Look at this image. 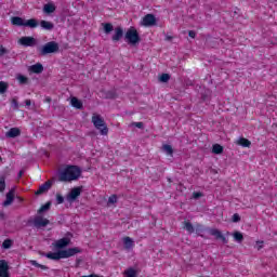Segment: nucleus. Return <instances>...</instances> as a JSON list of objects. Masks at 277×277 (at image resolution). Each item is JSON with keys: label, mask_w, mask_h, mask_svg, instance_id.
I'll list each match as a JSON object with an SVG mask.
<instances>
[{"label": "nucleus", "mask_w": 277, "mask_h": 277, "mask_svg": "<svg viewBox=\"0 0 277 277\" xmlns=\"http://www.w3.org/2000/svg\"><path fill=\"white\" fill-rule=\"evenodd\" d=\"M79 176H81V168L77 166H67L65 169L58 171V181L61 183L77 181Z\"/></svg>", "instance_id": "obj_1"}, {"label": "nucleus", "mask_w": 277, "mask_h": 277, "mask_svg": "<svg viewBox=\"0 0 277 277\" xmlns=\"http://www.w3.org/2000/svg\"><path fill=\"white\" fill-rule=\"evenodd\" d=\"M81 252H83V249L79 247H74L66 250H58L57 252L42 253V256L51 259V261H60L61 259H70V256L81 254Z\"/></svg>", "instance_id": "obj_2"}, {"label": "nucleus", "mask_w": 277, "mask_h": 277, "mask_svg": "<svg viewBox=\"0 0 277 277\" xmlns=\"http://www.w3.org/2000/svg\"><path fill=\"white\" fill-rule=\"evenodd\" d=\"M102 25L106 36H109L111 31H115V34L111 36L113 42H120V40L124 38V28H122V26H117L114 28V24L111 23H103Z\"/></svg>", "instance_id": "obj_3"}, {"label": "nucleus", "mask_w": 277, "mask_h": 277, "mask_svg": "<svg viewBox=\"0 0 277 277\" xmlns=\"http://www.w3.org/2000/svg\"><path fill=\"white\" fill-rule=\"evenodd\" d=\"M37 51L40 57H44L53 53H60V43H57L56 41H50L42 47H39Z\"/></svg>", "instance_id": "obj_4"}, {"label": "nucleus", "mask_w": 277, "mask_h": 277, "mask_svg": "<svg viewBox=\"0 0 277 277\" xmlns=\"http://www.w3.org/2000/svg\"><path fill=\"white\" fill-rule=\"evenodd\" d=\"M12 25L15 27H29L30 29H36L40 23L36 18H30L25 21L23 17L19 16H13L11 18Z\"/></svg>", "instance_id": "obj_5"}, {"label": "nucleus", "mask_w": 277, "mask_h": 277, "mask_svg": "<svg viewBox=\"0 0 277 277\" xmlns=\"http://www.w3.org/2000/svg\"><path fill=\"white\" fill-rule=\"evenodd\" d=\"M124 40L126 42H128V44H131V47H135L136 44H140V42H142L140 32H137V29H135V27H131L127 30L124 35Z\"/></svg>", "instance_id": "obj_6"}, {"label": "nucleus", "mask_w": 277, "mask_h": 277, "mask_svg": "<svg viewBox=\"0 0 277 277\" xmlns=\"http://www.w3.org/2000/svg\"><path fill=\"white\" fill-rule=\"evenodd\" d=\"M92 123L102 135H108L109 128H107V123L105 122V119L101 117V115H93Z\"/></svg>", "instance_id": "obj_7"}, {"label": "nucleus", "mask_w": 277, "mask_h": 277, "mask_svg": "<svg viewBox=\"0 0 277 277\" xmlns=\"http://www.w3.org/2000/svg\"><path fill=\"white\" fill-rule=\"evenodd\" d=\"M27 224H34L35 228H47L51 224V221L44 219L42 215H37L34 219H29Z\"/></svg>", "instance_id": "obj_8"}, {"label": "nucleus", "mask_w": 277, "mask_h": 277, "mask_svg": "<svg viewBox=\"0 0 277 277\" xmlns=\"http://www.w3.org/2000/svg\"><path fill=\"white\" fill-rule=\"evenodd\" d=\"M70 239H72V233L68 232L65 237L56 240L53 246L56 250H64V248H68V246H70Z\"/></svg>", "instance_id": "obj_9"}, {"label": "nucleus", "mask_w": 277, "mask_h": 277, "mask_svg": "<svg viewBox=\"0 0 277 277\" xmlns=\"http://www.w3.org/2000/svg\"><path fill=\"white\" fill-rule=\"evenodd\" d=\"M81 192H83V187H74L66 197L67 201L75 202V200L81 196Z\"/></svg>", "instance_id": "obj_10"}, {"label": "nucleus", "mask_w": 277, "mask_h": 277, "mask_svg": "<svg viewBox=\"0 0 277 277\" xmlns=\"http://www.w3.org/2000/svg\"><path fill=\"white\" fill-rule=\"evenodd\" d=\"M141 25H143V27H155V25H157V17H155L154 14H146L143 17Z\"/></svg>", "instance_id": "obj_11"}, {"label": "nucleus", "mask_w": 277, "mask_h": 277, "mask_svg": "<svg viewBox=\"0 0 277 277\" xmlns=\"http://www.w3.org/2000/svg\"><path fill=\"white\" fill-rule=\"evenodd\" d=\"M15 194H16V187L11 188L6 193L5 200L3 201L2 206L10 207V205H12L14 202Z\"/></svg>", "instance_id": "obj_12"}, {"label": "nucleus", "mask_w": 277, "mask_h": 277, "mask_svg": "<svg viewBox=\"0 0 277 277\" xmlns=\"http://www.w3.org/2000/svg\"><path fill=\"white\" fill-rule=\"evenodd\" d=\"M18 42L22 47H36L38 44V40L34 37H22Z\"/></svg>", "instance_id": "obj_13"}, {"label": "nucleus", "mask_w": 277, "mask_h": 277, "mask_svg": "<svg viewBox=\"0 0 277 277\" xmlns=\"http://www.w3.org/2000/svg\"><path fill=\"white\" fill-rule=\"evenodd\" d=\"M209 235H211L212 237H214L215 239H220L221 241H223V243H228V239H226L223 235L222 232H220V229L217 228H211L208 229Z\"/></svg>", "instance_id": "obj_14"}, {"label": "nucleus", "mask_w": 277, "mask_h": 277, "mask_svg": "<svg viewBox=\"0 0 277 277\" xmlns=\"http://www.w3.org/2000/svg\"><path fill=\"white\" fill-rule=\"evenodd\" d=\"M0 277H10V265L5 260H0Z\"/></svg>", "instance_id": "obj_15"}, {"label": "nucleus", "mask_w": 277, "mask_h": 277, "mask_svg": "<svg viewBox=\"0 0 277 277\" xmlns=\"http://www.w3.org/2000/svg\"><path fill=\"white\" fill-rule=\"evenodd\" d=\"M28 70L35 75H42V72H44V66L41 63H36L35 65H31Z\"/></svg>", "instance_id": "obj_16"}, {"label": "nucleus", "mask_w": 277, "mask_h": 277, "mask_svg": "<svg viewBox=\"0 0 277 277\" xmlns=\"http://www.w3.org/2000/svg\"><path fill=\"white\" fill-rule=\"evenodd\" d=\"M53 185V183L51 181H48L45 183H43L39 189L35 193L36 196H41V194H44L45 192H49V188Z\"/></svg>", "instance_id": "obj_17"}, {"label": "nucleus", "mask_w": 277, "mask_h": 277, "mask_svg": "<svg viewBox=\"0 0 277 277\" xmlns=\"http://www.w3.org/2000/svg\"><path fill=\"white\" fill-rule=\"evenodd\" d=\"M40 27L41 29H45V31H53V29H55V24H53L52 22L42 19L40 22Z\"/></svg>", "instance_id": "obj_18"}, {"label": "nucleus", "mask_w": 277, "mask_h": 277, "mask_svg": "<svg viewBox=\"0 0 277 277\" xmlns=\"http://www.w3.org/2000/svg\"><path fill=\"white\" fill-rule=\"evenodd\" d=\"M70 105L75 107V109H83V102L77 97H71Z\"/></svg>", "instance_id": "obj_19"}, {"label": "nucleus", "mask_w": 277, "mask_h": 277, "mask_svg": "<svg viewBox=\"0 0 277 277\" xmlns=\"http://www.w3.org/2000/svg\"><path fill=\"white\" fill-rule=\"evenodd\" d=\"M6 137H18L21 135V129L18 128H11L6 133Z\"/></svg>", "instance_id": "obj_20"}, {"label": "nucleus", "mask_w": 277, "mask_h": 277, "mask_svg": "<svg viewBox=\"0 0 277 277\" xmlns=\"http://www.w3.org/2000/svg\"><path fill=\"white\" fill-rule=\"evenodd\" d=\"M162 153L168 157H172L174 155V148H172V145L164 144L162 145Z\"/></svg>", "instance_id": "obj_21"}, {"label": "nucleus", "mask_w": 277, "mask_h": 277, "mask_svg": "<svg viewBox=\"0 0 277 277\" xmlns=\"http://www.w3.org/2000/svg\"><path fill=\"white\" fill-rule=\"evenodd\" d=\"M16 79H17L19 85H29V78H27L26 76L18 74L16 76Z\"/></svg>", "instance_id": "obj_22"}, {"label": "nucleus", "mask_w": 277, "mask_h": 277, "mask_svg": "<svg viewBox=\"0 0 277 277\" xmlns=\"http://www.w3.org/2000/svg\"><path fill=\"white\" fill-rule=\"evenodd\" d=\"M209 230H210V227H205V226H202L200 224H198L196 226V233H197V235L199 237H203L205 238V235H202V233H209Z\"/></svg>", "instance_id": "obj_23"}, {"label": "nucleus", "mask_w": 277, "mask_h": 277, "mask_svg": "<svg viewBox=\"0 0 277 277\" xmlns=\"http://www.w3.org/2000/svg\"><path fill=\"white\" fill-rule=\"evenodd\" d=\"M43 12L45 14H53V12H55V4L53 3H47L43 6Z\"/></svg>", "instance_id": "obj_24"}, {"label": "nucleus", "mask_w": 277, "mask_h": 277, "mask_svg": "<svg viewBox=\"0 0 277 277\" xmlns=\"http://www.w3.org/2000/svg\"><path fill=\"white\" fill-rule=\"evenodd\" d=\"M238 144H239V146H242L243 148H250V146L252 145V143L250 142V140L243 138V137H240V138L238 140Z\"/></svg>", "instance_id": "obj_25"}, {"label": "nucleus", "mask_w": 277, "mask_h": 277, "mask_svg": "<svg viewBox=\"0 0 277 277\" xmlns=\"http://www.w3.org/2000/svg\"><path fill=\"white\" fill-rule=\"evenodd\" d=\"M212 153L214 155H222V153H224V147L222 145H220V144H214L212 146Z\"/></svg>", "instance_id": "obj_26"}, {"label": "nucleus", "mask_w": 277, "mask_h": 277, "mask_svg": "<svg viewBox=\"0 0 277 277\" xmlns=\"http://www.w3.org/2000/svg\"><path fill=\"white\" fill-rule=\"evenodd\" d=\"M50 209H51V201H48L47 203L40 207L37 213L38 215H42V213H45V211H49Z\"/></svg>", "instance_id": "obj_27"}, {"label": "nucleus", "mask_w": 277, "mask_h": 277, "mask_svg": "<svg viewBox=\"0 0 277 277\" xmlns=\"http://www.w3.org/2000/svg\"><path fill=\"white\" fill-rule=\"evenodd\" d=\"M232 235L237 243H243V234L240 232H234Z\"/></svg>", "instance_id": "obj_28"}, {"label": "nucleus", "mask_w": 277, "mask_h": 277, "mask_svg": "<svg viewBox=\"0 0 277 277\" xmlns=\"http://www.w3.org/2000/svg\"><path fill=\"white\" fill-rule=\"evenodd\" d=\"M123 245L126 250H131V248H133V239H131V237H126L123 239Z\"/></svg>", "instance_id": "obj_29"}, {"label": "nucleus", "mask_w": 277, "mask_h": 277, "mask_svg": "<svg viewBox=\"0 0 277 277\" xmlns=\"http://www.w3.org/2000/svg\"><path fill=\"white\" fill-rule=\"evenodd\" d=\"M124 276H127V277H137V271L130 267L127 271H124Z\"/></svg>", "instance_id": "obj_30"}, {"label": "nucleus", "mask_w": 277, "mask_h": 277, "mask_svg": "<svg viewBox=\"0 0 277 277\" xmlns=\"http://www.w3.org/2000/svg\"><path fill=\"white\" fill-rule=\"evenodd\" d=\"M8 88H10L8 82L0 81V94H5V92H8Z\"/></svg>", "instance_id": "obj_31"}, {"label": "nucleus", "mask_w": 277, "mask_h": 277, "mask_svg": "<svg viewBox=\"0 0 277 277\" xmlns=\"http://www.w3.org/2000/svg\"><path fill=\"white\" fill-rule=\"evenodd\" d=\"M29 263H30V265H34V267H39L40 269H49V267L47 265H42V264L38 263V261H36V260H30Z\"/></svg>", "instance_id": "obj_32"}, {"label": "nucleus", "mask_w": 277, "mask_h": 277, "mask_svg": "<svg viewBox=\"0 0 277 277\" xmlns=\"http://www.w3.org/2000/svg\"><path fill=\"white\" fill-rule=\"evenodd\" d=\"M105 98H118V93H116V91H106L105 92Z\"/></svg>", "instance_id": "obj_33"}, {"label": "nucleus", "mask_w": 277, "mask_h": 277, "mask_svg": "<svg viewBox=\"0 0 277 277\" xmlns=\"http://www.w3.org/2000/svg\"><path fill=\"white\" fill-rule=\"evenodd\" d=\"M5 192V175H0V194Z\"/></svg>", "instance_id": "obj_34"}, {"label": "nucleus", "mask_w": 277, "mask_h": 277, "mask_svg": "<svg viewBox=\"0 0 277 277\" xmlns=\"http://www.w3.org/2000/svg\"><path fill=\"white\" fill-rule=\"evenodd\" d=\"M184 228L187 230V233H189V235H192V233L195 230L192 222H184Z\"/></svg>", "instance_id": "obj_35"}, {"label": "nucleus", "mask_w": 277, "mask_h": 277, "mask_svg": "<svg viewBox=\"0 0 277 277\" xmlns=\"http://www.w3.org/2000/svg\"><path fill=\"white\" fill-rule=\"evenodd\" d=\"M159 81L161 83H168L170 81V74H162L160 77H159Z\"/></svg>", "instance_id": "obj_36"}, {"label": "nucleus", "mask_w": 277, "mask_h": 277, "mask_svg": "<svg viewBox=\"0 0 277 277\" xmlns=\"http://www.w3.org/2000/svg\"><path fill=\"white\" fill-rule=\"evenodd\" d=\"M2 248H3V250H10V248H12V240L11 239H5L2 242Z\"/></svg>", "instance_id": "obj_37"}, {"label": "nucleus", "mask_w": 277, "mask_h": 277, "mask_svg": "<svg viewBox=\"0 0 277 277\" xmlns=\"http://www.w3.org/2000/svg\"><path fill=\"white\" fill-rule=\"evenodd\" d=\"M108 202H109V205H116V203L118 202V196L111 195V196L108 198Z\"/></svg>", "instance_id": "obj_38"}, {"label": "nucleus", "mask_w": 277, "mask_h": 277, "mask_svg": "<svg viewBox=\"0 0 277 277\" xmlns=\"http://www.w3.org/2000/svg\"><path fill=\"white\" fill-rule=\"evenodd\" d=\"M10 51L5 49L3 45L0 47V57H3V55H8Z\"/></svg>", "instance_id": "obj_39"}, {"label": "nucleus", "mask_w": 277, "mask_h": 277, "mask_svg": "<svg viewBox=\"0 0 277 277\" xmlns=\"http://www.w3.org/2000/svg\"><path fill=\"white\" fill-rule=\"evenodd\" d=\"M232 222H234V223L241 222V216L239 215V213H235L232 216Z\"/></svg>", "instance_id": "obj_40"}, {"label": "nucleus", "mask_w": 277, "mask_h": 277, "mask_svg": "<svg viewBox=\"0 0 277 277\" xmlns=\"http://www.w3.org/2000/svg\"><path fill=\"white\" fill-rule=\"evenodd\" d=\"M131 127H136V129H144V122H132Z\"/></svg>", "instance_id": "obj_41"}, {"label": "nucleus", "mask_w": 277, "mask_h": 277, "mask_svg": "<svg viewBox=\"0 0 277 277\" xmlns=\"http://www.w3.org/2000/svg\"><path fill=\"white\" fill-rule=\"evenodd\" d=\"M56 201H57V205H63L64 202V197L60 194L56 195Z\"/></svg>", "instance_id": "obj_42"}, {"label": "nucleus", "mask_w": 277, "mask_h": 277, "mask_svg": "<svg viewBox=\"0 0 277 277\" xmlns=\"http://www.w3.org/2000/svg\"><path fill=\"white\" fill-rule=\"evenodd\" d=\"M193 198H195V200H198V198H202V193H194Z\"/></svg>", "instance_id": "obj_43"}, {"label": "nucleus", "mask_w": 277, "mask_h": 277, "mask_svg": "<svg viewBox=\"0 0 277 277\" xmlns=\"http://www.w3.org/2000/svg\"><path fill=\"white\" fill-rule=\"evenodd\" d=\"M12 105H13L14 109H18V101L13 100Z\"/></svg>", "instance_id": "obj_44"}, {"label": "nucleus", "mask_w": 277, "mask_h": 277, "mask_svg": "<svg viewBox=\"0 0 277 277\" xmlns=\"http://www.w3.org/2000/svg\"><path fill=\"white\" fill-rule=\"evenodd\" d=\"M188 36H189V38H196V31L189 30Z\"/></svg>", "instance_id": "obj_45"}, {"label": "nucleus", "mask_w": 277, "mask_h": 277, "mask_svg": "<svg viewBox=\"0 0 277 277\" xmlns=\"http://www.w3.org/2000/svg\"><path fill=\"white\" fill-rule=\"evenodd\" d=\"M25 105L26 107H31V100H26Z\"/></svg>", "instance_id": "obj_46"}, {"label": "nucleus", "mask_w": 277, "mask_h": 277, "mask_svg": "<svg viewBox=\"0 0 277 277\" xmlns=\"http://www.w3.org/2000/svg\"><path fill=\"white\" fill-rule=\"evenodd\" d=\"M23 174H25V172L23 170H21L17 174V179H22L23 177Z\"/></svg>", "instance_id": "obj_47"}, {"label": "nucleus", "mask_w": 277, "mask_h": 277, "mask_svg": "<svg viewBox=\"0 0 277 277\" xmlns=\"http://www.w3.org/2000/svg\"><path fill=\"white\" fill-rule=\"evenodd\" d=\"M0 220H5V213L4 212H0Z\"/></svg>", "instance_id": "obj_48"}, {"label": "nucleus", "mask_w": 277, "mask_h": 277, "mask_svg": "<svg viewBox=\"0 0 277 277\" xmlns=\"http://www.w3.org/2000/svg\"><path fill=\"white\" fill-rule=\"evenodd\" d=\"M16 200H17V202H23V198L22 197H16Z\"/></svg>", "instance_id": "obj_49"}, {"label": "nucleus", "mask_w": 277, "mask_h": 277, "mask_svg": "<svg viewBox=\"0 0 277 277\" xmlns=\"http://www.w3.org/2000/svg\"><path fill=\"white\" fill-rule=\"evenodd\" d=\"M81 264V259H77L76 260V265H80Z\"/></svg>", "instance_id": "obj_50"}, {"label": "nucleus", "mask_w": 277, "mask_h": 277, "mask_svg": "<svg viewBox=\"0 0 277 277\" xmlns=\"http://www.w3.org/2000/svg\"><path fill=\"white\" fill-rule=\"evenodd\" d=\"M166 40H168V41L172 40V36H167Z\"/></svg>", "instance_id": "obj_51"}, {"label": "nucleus", "mask_w": 277, "mask_h": 277, "mask_svg": "<svg viewBox=\"0 0 277 277\" xmlns=\"http://www.w3.org/2000/svg\"><path fill=\"white\" fill-rule=\"evenodd\" d=\"M91 277H104V276H100V275H96V274H91Z\"/></svg>", "instance_id": "obj_52"}, {"label": "nucleus", "mask_w": 277, "mask_h": 277, "mask_svg": "<svg viewBox=\"0 0 277 277\" xmlns=\"http://www.w3.org/2000/svg\"><path fill=\"white\" fill-rule=\"evenodd\" d=\"M169 183H172V179L168 177Z\"/></svg>", "instance_id": "obj_53"}, {"label": "nucleus", "mask_w": 277, "mask_h": 277, "mask_svg": "<svg viewBox=\"0 0 277 277\" xmlns=\"http://www.w3.org/2000/svg\"><path fill=\"white\" fill-rule=\"evenodd\" d=\"M48 103H51V98H47Z\"/></svg>", "instance_id": "obj_54"}, {"label": "nucleus", "mask_w": 277, "mask_h": 277, "mask_svg": "<svg viewBox=\"0 0 277 277\" xmlns=\"http://www.w3.org/2000/svg\"><path fill=\"white\" fill-rule=\"evenodd\" d=\"M3 160V158H1V156H0V161H2Z\"/></svg>", "instance_id": "obj_55"}]
</instances>
